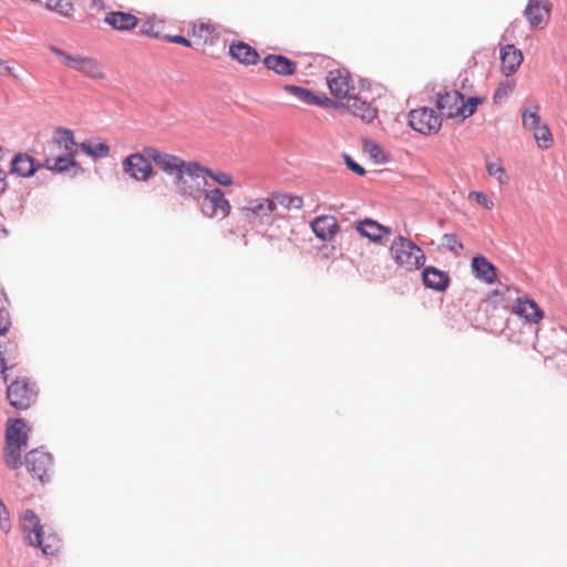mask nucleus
I'll return each mask as SVG.
<instances>
[{"instance_id": "obj_1", "label": "nucleus", "mask_w": 567, "mask_h": 567, "mask_svg": "<svg viewBox=\"0 0 567 567\" xmlns=\"http://www.w3.org/2000/svg\"><path fill=\"white\" fill-rule=\"evenodd\" d=\"M389 254L398 270L403 272H413L422 268L425 264L426 256L421 247L411 239L399 235L390 247Z\"/></svg>"}, {"instance_id": "obj_2", "label": "nucleus", "mask_w": 567, "mask_h": 567, "mask_svg": "<svg viewBox=\"0 0 567 567\" xmlns=\"http://www.w3.org/2000/svg\"><path fill=\"white\" fill-rule=\"evenodd\" d=\"M483 102L484 97L478 96H471L465 101L461 92L453 90L439 94L436 104L446 117L463 121L472 116Z\"/></svg>"}, {"instance_id": "obj_3", "label": "nucleus", "mask_w": 567, "mask_h": 567, "mask_svg": "<svg viewBox=\"0 0 567 567\" xmlns=\"http://www.w3.org/2000/svg\"><path fill=\"white\" fill-rule=\"evenodd\" d=\"M206 172V166L197 161H190L182 177L175 183L181 195L199 202L208 186Z\"/></svg>"}, {"instance_id": "obj_4", "label": "nucleus", "mask_w": 567, "mask_h": 567, "mask_svg": "<svg viewBox=\"0 0 567 567\" xmlns=\"http://www.w3.org/2000/svg\"><path fill=\"white\" fill-rule=\"evenodd\" d=\"M241 216L252 226H271L277 212L272 197H255L246 202L239 209Z\"/></svg>"}, {"instance_id": "obj_5", "label": "nucleus", "mask_w": 567, "mask_h": 567, "mask_svg": "<svg viewBox=\"0 0 567 567\" xmlns=\"http://www.w3.org/2000/svg\"><path fill=\"white\" fill-rule=\"evenodd\" d=\"M50 50L59 56L68 68L90 79L102 80L105 78L104 68L96 59L81 54H68L54 45H51Z\"/></svg>"}, {"instance_id": "obj_6", "label": "nucleus", "mask_w": 567, "mask_h": 567, "mask_svg": "<svg viewBox=\"0 0 567 567\" xmlns=\"http://www.w3.org/2000/svg\"><path fill=\"white\" fill-rule=\"evenodd\" d=\"M199 210L206 218H226L231 213V204L218 188H207L198 202Z\"/></svg>"}, {"instance_id": "obj_7", "label": "nucleus", "mask_w": 567, "mask_h": 567, "mask_svg": "<svg viewBox=\"0 0 567 567\" xmlns=\"http://www.w3.org/2000/svg\"><path fill=\"white\" fill-rule=\"evenodd\" d=\"M147 148L144 146L142 152L132 153L122 161L123 172L136 182H147L155 174L153 161L146 154Z\"/></svg>"}, {"instance_id": "obj_8", "label": "nucleus", "mask_w": 567, "mask_h": 567, "mask_svg": "<svg viewBox=\"0 0 567 567\" xmlns=\"http://www.w3.org/2000/svg\"><path fill=\"white\" fill-rule=\"evenodd\" d=\"M146 154L158 169L165 175L173 177L174 184L182 177V174L190 164V161H185L175 154L163 152L155 146H148Z\"/></svg>"}, {"instance_id": "obj_9", "label": "nucleus", "mask_w": 567, "mask_h": 567, "mask_svg": "<svg viewBox=\"0 0 567 567\" xmlns=\"http://www.w3.org/2000/svg\"><path fill=\"white\" fill-rule=\"evenodd\" d=\"M37 395L34 384H31L27 379H18L7 389V398L10 404L20 410L30 408L35 402Z\"/></svg>"}, {"instance_id": "obj_10", "label": "nucleus", "mask_w": 567, "mask_h": 567, "mask_svg": "<svg viewBox=\"0 0 567 567\" xmlns=\"http://www.w3.org/2000/svg\"><path fill=\"white\" fill-rule=\"evenodd\" d=\"M409 124L414 131L429 135L441 128L442 121L433 109L419 107L410 112Z\"/></svg>"}, {"instance_id": "obj_11", "label": "nucleus", "mask_w": 567, "mask_h": 567, "mask_svg": "<svg viewBox=\"0 0 567 567\" xmlns=\"http://www.w3.org/2000/svg\"><path fill=\"white\" fill-rule=\"evenodd\" d=\"M25 466L33 477L44 483L53 471V460L50 453L35 449L25 455Z\"/></svg>"}, {"instance_id": "obj_12", "label": "nucleus", "mask_w": 567, "mask_h": 567, "mask_svg": "<svg viewBox=\"0 0 567 567\" xmlns=\"http://www.w3.org/2000/svg\"><path fill=\"white\" fill-rule=\"evenodd\" d=\"M330 93L338 100L348 101L354 91V86L348 73L340 70L329 71L326 78Z\"/></svg>"}, {"instance_id": "obj_13", "label": "nucleus", "mask_w": 567, "mask_h": 567, "mask_svg": "<svg viewBox=\"0 0 567 567\" xmlns=\"http://www.w3.org/2000/svg\"><path fill=\"white\" fill-rule=\"evenodd\" d=\"M512 312L523 318L527 323L534 324H538L545 317L538 303L527 297H518L513 303Z\"/></svg>"}, {"instance_id": "obj_14", "label": "nucleus", "mask_w": 567, "mask_h": 567, "mask_svg": "<svg viewBox=\"0 0 567 567\" xmlns=\"http://www.w3.org/2000/svg\"><path fill=\"white\" fill-rule=\"evenodd\" d=\"M310 226L315 235L323 241L331 240L339 231L338 220L331 215L316 217Z\"/></svg>"}, {"instance_id": "obj_15", "label": "nucleus", "mask_w": 567, "mask_h": 567, "mask_svg": "<svg viewBox=\"0 0 567 567\" xmlns=\"http://www.w3.org/2000/svg\"><path fill=\"white\" fill-rule=\"evenodd\" d=\"M342 105L350 111L354 116L360 117L364 122H372L377 115L378 110L371 103L352 95Z\"/></svg>"}, {"instance_id": "obj_16", "label": "nucleus", "mask_w": 567, "mask_h": 567, "mask_svg": "<svg viewBox=\"0 0 567 567\" xmlns=\"http://www.w3.org/2000/svg\"><path fill=\"white\" fill-rule=\"evenodd\" d=\"M49 152L59 151V153L76 154L78 144L74 141L72 131L68 128H56Z\"/></svg>"}, {"instance_id": "obj_17", "label": "nucleus", "mask_w": 567, "mask_h": 567, "mask_svg": "<svg viewBox=\"0 0 567 567\" xmlns=\"http://www.w3.org/2000/svg\"><path fill=\"white\" fill-rule=\"evenodd\" d=\"M355 229L361 236L367 237L374 243H381L384 237H389L392 234L391 228L372 219L358 221L355 224Z\"/></svg>"}, {"instance_id": "obj_18", "label": "nucleus", "mask_w": 567, "mask_h": 567, "mask_svg": "<svg viewBox=\"0 0 567 567\" xmlns=\"http://www.w3.org/2000/svg\"><path fill=\"white\" fill-rule=\"evenodd\" d=\"M262 63L267 70L282 76L292 75L297 71V63L281 54H268Z\"/></svg>"}, {"instance_id": "obj_19", "label": "nucleus", "mask_w": 567, "mask_h": 567, "mask_svg": "<svg viewBox=\"0 0 567 567\" xmlns=\"http://www.w3.org/2000/svg\"><path fill=\"white\" fill-rule=\"evenodd\" d=\"M501 68L502 72L509 76L514 74L523 62V53L513 44L504 45L501 49Z\"/></svg>"}, {"instance_id": "obj_20", "label": "nucleus", "mask_w": 567, "mask_h": 567, "mask_svg": "<svg viewBox=\"0 0 567 567\" xmlns=\"http://www.w3.org/2000/svg\"><path fill=\"white\" fill-rule=\"evenodd\" d=\"M104 22L114 30L130 31L136 28L138 19L128 12L111 11L105 14Z\"/></svg>"}, {"instance_id": "obj_21", "label": "nucleus", "mask_w": 567, "mask_h": 567, "mask_svg": "<svg viewBox=\"0 0 567 567\" xmlns=\"http://www.w3.org/2000/svg\"><path fill=\"white\" fill-rule=\"evenodd\" d=\"M230 56L245 65H252L259 61V53L255 48L245 42H235L229 47Z\"/></svg>"}, {"instance_id": "obj_22", "label": "nucleus", "mask_w": 567, "mask_h": 567, "mask_svg": "<svg viewBox=\"0 0 567 567\" xmlns=\"http://www.w3.org/2000/svg\"><path fill=\"white\" fill-rule=\"evenodd\" d=\"M423 282L427 288L436 291H444L450 284L447 272L440 270L435 267L429 266L422 272Z\"/></svg>"}, {"instance_id": "obj_23", "label": "nucleus", "mask_w": 567, "mask_h": 567, "mask_svg": "<svg viewBox=\"0 0 567 567\" xmlns=\"http://www.w3.org/2000/svg\"><path fill=\"white\" fill-rule=\"evenodd\" d=\"M42 165L37 164L34 158L28 154H17L11 161L10 172L21 177L32 176Z\"/></svg>"}, {"instance_id": "obj_24", "label": "nucleus", "mask_w": 567, "mask_h": 567, "mask_svg": "<svg viewBox=\"0 0 567 567\" xmlns=\"http://www.w3.org/2000/svg\"><path fill=\"white\" fill-rule=\"evenodd\" d=\"M525 13L533 27H539L546 23L549 19L548 2L542 0H529Z\"/></svg>"}, {"instance_id": "obj_25", "label": "nucleus", "mask_w": 567, "mask_h": 567, "mask_svg": "<svg viewBox=\"0 0 567 567\" xmlns=\"http://www.w3.org/2000/svg\"><path fill=\"white\" fill-rule=\"evenodd\" d=\"M472 270L476 278L492 285L497 279L496 268L483 256H476L472 259Z\"/></svg>"}, {"instance_id": "obj_26", "label": "nucleus", "mask_w": 567, "mask_h": 567, "mask_svg": "<svg viewBox=\"0 0 567 567\" xmlns=\"http://www.w3.org/2000/svg\"><path fill=\"white\" fill-rule=\"evenodd\" d=\"M75 154L49 152L45 156L43 166L54 172H65L75 165Z\"/></svg>"}, {"instance_id": "obj_27", "label": "nucleus", "mask_w": 567, "mask_h": 567, "mask_svg": "<svg viewBox=\"0 0 567 567\" xmlns=\"http://www.w3.org/2000/svg\"><path fill=\"white\" fill-rule=\"evenodd\" d=\"M6 441L11 443L28 444L27 424L21 419H9L7 422Z\"/></svg>"}, {"instance_id": "obj_28", "label": "nucleus", "mask_w": 567, "mask_h": 567, "mask_svg": "<svg viewBox=\"0 0 567 567\" xmlns=\"http://www.w3.org/2000/svg\"><path fill=\"white\" fill-rule=\"evenodd\" d=\"M19 359L18 347L13 342H0V372L7 380L6 371L17 364Z\"/></svg>"}, {"instance_id": "obj_29", "label": "nucleus", "mask_w": 567, "mask_h": 567, "mask_svg": "<svg viewBox=\"0 0 567 567\" xmlns=\"http://www.w3.org/2000/svg\"><path fill=\"white\" fill-rule=\"evenodd\" d=\"M362 151L374 164H384L390 159L389 153L385 152L380 144L370 138L362 140Z\"/></svg>"}, {"instance_id": "obj_30", "label": "nucleus", "mask_w": 567, "mask_h": 567, "mask_svg": "<svg viewBox=\"0 0 567 567\" xmlns=\"http://www.w3.org/2000/svg\"><path fill=\"white\" fill-rule=\"evenodd\" d=\"M271 197L277 207L280 205L287 210H300L303 207V198L292 193L275 192Z\"/></svg>"}, {"instance_id": "obj_31", "label": "nucleus", "mask_w": 567, "mask_h": 567, "mask_svg": "<svg viewBox=\"0 0 567 567\" xmlns=\"http://www.w3.org/2000/svg\"><path fill=\"white\" fill-rule=\"evenodd\" d=\"M21 527L23 532L29 536H32V538H37L39 540L40 533L43 532V527L40 524V519L31 509H25L23 512L22 518H21Z\"/></svg>"}, {"instance_id": "obj_32", "label": "nucleus", "mask_w": 567, "mask_h": 567, "mask_svg": "<svg viewBox=\"0 0 567 567\" xmlns=\"http://www.w3.org/2000/svg\"><path fill=\"white\" fill-rule=\"evenodd\" d=\"M29 543L32 546L39 547L45 555H53L60 547V540L54 535L45 536L44 530L40 533L39 542L37 538L29 536Z\"/></svg>"}, {"instance_id": "obj_33", "label": "nucleus", "mask_w": 567, "mask_h": 567, "mask_svg": "<svg viewBox=\"0 0 567 567\" xmlns=\"http://www.w3.org/2000/svg\"><path fill=\"white\" fill-rule=\"evenodd\" d=\"M284 90L295 96L299 102L309 105H320L322 102L315 95V93L308 89L297 85H285Z\"/></svg>"}, {"instance_id": "obj_34", "label": "nucleus", "mask_w": 567, "mask_h": 567, "mask_svg": "<svg viewBox=\"0 0 567 567\" xmlns=\"http://www.w3.org/2000/svg\"><path fill=\"white\" fill-rule=\"evenodd\" d=\"M25 445L19 443H11L6 441L4 446V463L8 467L16 470L18 468L21 462V449Z\"/></svg>"}, {"instance_id": "obj_35", "label": "nucleus", "mask_w": 567, "mask_h": 567, "mask_svg": "<svg viewBox=\"0 0 567 567\" xmlns=\"http://www.w3.org/2000/svg\"><path fill=\"white\" fill-rule=\"evenodd\" d=\"M81 150L92 157H107L110 155V146L105 142H84Z\"/></svg>"}, {"instance_id": "obj_36", "label": "nucleus", "mask_w": 567, "mask_h": 567, "mask_svg": "<svg viewBox=\"0 0 567 567\" xmlns=\"http://www.w3.org/2000/svg\"><path fill=\"white\" fill-rule=\"evenodd\" d=\"M485 166L489 176L494 177L501 185L507 184L508 176L501 161L486 159Z\"/></svg>"}, {"instance_id": "obj_37", "label": "nucleus", "mask_w": 567, "mask_h": 567, "mask_svg": "<svg viewBox=\"0 0 567 567\" xmlns=\"http://www.w3.org/2000/svg\"><path fill=\"white\" fill-rule=\"evenodd\" d=\"M48 10L54 11L62 17L70 18L74 12L73 3L70 0H47Z\"/></svg>"}, {"instance_id": "obj_38", "label": "nucleus", "mask_w": 567, "mask_h": 567, "mask_svg": "<svg viewBox=\"0 0 567 567\" xmlns=\"http://www.w3.org/2000/svg\"><path fill=\"white\" fill-rule=\"evenodd\" d=\"M206 176L210 177L215 183L223 187H229L234 185L233 175L220 169L213 171L207 167Z\"/></svg>"}, {"instance_id": "obj_39", "label": "nucleus", "mask_w": 567, "mask_h": 567, "mask_svg": "<svg viewBox=\"0 0 567 567\" xmlns=\"http://www.w3.org/2000/svg\"><path fill=\"white\" fill-rule=\"evenodd\" d=\"M533 135H534L539 147L549 148L551 146L553 137H551V133H550L549 128L547 127V125H540L539 127H537L533 132Z\"/></svg>"}, {"instance_id": "obj_40", "label": "nucleus", "mask_w": 567, "mask_h": 567, "mask_svg": "<svg viewBox=\"0 0 567 567\" xmlns=\"http://www.w3.org/2000/svg\"><path fill=\"white\" fill-rule=\"evenodd\" d=\"M523 125L532 132L542 125L537 106L534 107V111H525L523 113Z\"/></svg>"}, {"instance_id": "obj_41", "label": "nucleus", "mask_w": 567, "mask_h": 567, "mask_svg": "<svg viewBox=\"0 0 567 567\" xmlns=\"http://www.w3.org/2000/svg\"><path fill=\"white\" fill-rule=\"evenodd\" d=\"M443 245L454 255H460L464 246L455 234H445L442 237Z\"/></svg>"}, {"instance_id": "obj_42", "label": "nucleus", "mask_w": 567, "mask_h": 567, "mask_svg": "<svg viewBox=\"0 0 567 567\" xmlns=\"http://www.w3.org/2000/svg\"><path fill=\"white\" fill-rule=\"evenodd\" d=\"M470 199H474L480 206L487 210L494 208V202L483 192L473 190L468 194Z\"/></svg>"}, {"instance_id": "obj_43", "label": "nucleus", "mask_w": 567, "mask_h": 567, "mask_svg": "<svg viewBox=\"0 0 567 567\" xmlns=\"http://www.w3.org/2000/svg\"><path fill=\"white\" fill-rule=\"evenodd\" d=\"M343 158H344V163L347 165V167L352 171L353 173H355L357 175L359 176H363L365 175V169L359 165L358 163H355L351 156L349 155H343Z\"/></svg>"}, {"instance_id": "obj_44", "label": "nucleus", "mask_w": 567, "mask_h": 567, "mask_svg": "<svg viewBox=\"0 0 567 567\" xmlns=\"http://www.w3.org/2000/svg\"><path fill=\"white\" fill-rule=\"evenodd\" d=\"M10 527H11V524H10V519H9V514H8L4 505L0 502V528L4 533H9Z\"/></svg>"}, {"instance_id": "obj_45", "label": "nucleus", "mask_w": 567, "mask_h": 567, "mask_svg": "<svg viewBox=\"0 0 567 567\" xmlns=\"http://www.w3.org/2000/svg\"><path fill=\"white\" fill-rule=\"evenodd\" d=\"M513 91V84L512 83H505L502 84L494 93V100L501 101L505 99L511 92Z\"/></svg>"}, {"instance_id": "obj_46", "label": "nucleus", "mask_w": 567, "mask_h": 567, "mask_svg": "<svg viewBox=\"0 0 567 567\" xmlns=\"http://www.w3.org/2000/svg\"><path fill=\"white\" fill-rule=\"evenodd\" d=\"M9 326H10V320H9L8 312L3 309H0V334L6 333Z\"/></svg>"}, {"instance_id": "obj_47", "label": "nucleus", "mask_w": 567, "mask_h": 567, "mask_svg": "<svg viewBox=\"0 0 567 567\" xmlns=\"http://www.w3.org/2000/svg\"><path fill=\"white\" fill-rule=\"evenodd\" d=\"M167 41L172 43H177L184 47H190V41L182 35H166Z\"/></svg>"}, {"instance_id": "obj_48", "label": "nucleus", "mask_w": 567, "mask_h": 567, "mask_svg": "<svg viewBox=\"0 0 567 567\" xmlns=\"http://www.w3.org/2000/svg\"><path fill=\"white\" fill-rule=\"evenodd\" d=\"M0 75H11L13 78H18V75L13 72V68L9 65L8 62L0 60Z\"/></svg>"}, {"instance_id": "obj_49", "label": "nucleus", "mask_w": 567, "mask_h": 567, "mask_svg": "<svg viewBox=\"0 0 567 567\" xmlns=\"http://www.w3.org/2000/svg\"><path fill=\"white\" fill-rule=\"evenodd\" d=\"M203 32L210 33L212 32L210 25L205 24V23H199V24L193 25V34L194 35H197V34L202 35Z\"/></svg>"}, {"instance_id": "obj_50", "label": "nucleus", "mask_w": 567, "mask_h": 567, "mask_svg": "<svg viewBox=\"0 0 567 567\" xmlns=\"http://www.w3.org/2000/svg\"><path fill=\"white\" fill-rule=\"evenodd\" d=\"M6 188H7L6 172L3 169H0V195L6 190Z\"/></svg>"}, {"instance_id": "obj_51", "label": "nucleus", "mask_w": 567, "mask_h": 567, "mask_svg": "<svg viewBox=\"0 0 567 567\" xmlns=\"http://www.w3.org/2000/svg\"><path fill=\"white\" fill-rule=\"evenodd\" d=\"M92 7L96 10H104L105 4L103 0H92Z\"/></svg>"}, {"instance_id": "obj_52", "label": "nucleus", "mask_w": 567, "mask_h": 567, "mask_svg": "<svg viewBox=\"0 0 567 567\" xmlns=\"http://www.w3.org/2000/svg\"><path fill=\"white\" fill-rule=\"evenodd\" d=\"M493 293L494 295H499V291L498 290H494Z\"/></svg>"}]
</instances>
